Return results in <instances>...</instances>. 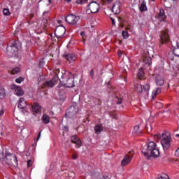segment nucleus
<instances>
[{"label":"nucleus","instance_id":"obj_1","mask_svg":"<svg viewBox=\"0 0 179 179\" xmlns=\"http://www.w3.org/2000/svg\"><path fill=\"white\" fill-rule=\"evenodd\" d=\"M141 152L147 159H149L150 156L152 157H159L160 156V151H159L157 144L153 141H150L147 145H145L142 148Z\"/></svg>","mask_w":179,"mask_h":179},{"label":"nucleus","instance_id":"obj_2","mask_svg":"<svg viewBox=\"0 0 179 179\" xmlns=\"http://www.w3.org/2000/svg\"><path fill=\"white\" fill-rule=\"evenodd\" d=\"M59 80L62 86L65 87H73L75 85V77L71 72L66 71L62 73Z\"/></svg>","mask_w":179,"mask_h":179},{"label":"nucleus","instance_id":"obj_3","mask_svg":"<svg viewBox=\"0 0 179 179\" xmlns=\"http://www.w3.org/2000/svg\"><path fill=\"white\" fill-rule=\"evenodd\" d=\"M2 159H3L6 164H8L9 166H12V164H17V157H16V155L15 154L7 152L4 157L3 150L0 145V160H2Z\"/></svg>","mask_w":179,"mask_h":179},{"label":"nucleus","instance_id":"obj_4","mask_svg":"<svg viewBox=\"0 0 179 179\" xmlns=\"http://www.w3.org/2000/svg\"><path fill=\"white\" fill-rule=\"evenodd\" d=\"M20 48H22V43L19 41H15L11 45L7 46V51H10L13 55H16Z\"/></svg>","mask_w":179,"mask_h":179},{"label":"nucleus","instance_id":"obj_5","mask_svg":"<svg viewBox=\"0 0 179 179\" xmlns=\"http://www.w3.org/2000/svg\"><path fill=\"white\" fill-rule=\"evenodd\" d=\"M162 137L161 145H162L164 150H168L171 146V137L170 134H163Z\"/></svg>","mask_w":179,"mask_h":179},{"label":"nucleus","instance_id":"obj_6","mask_svg":"<svg viewBox=\"0 0 179 179\" xmlns=\"http://www.w3.org/2000/svg\"><path fill=\"white\" fill-rule=\"evenodd\" d=\"M80 20V17L79 16L73 14H70L66 17V22H67V23L69 24L75 25L79 22Z\"/></svg>","mask_w":179,"mask_h":179},{"label":"nucleus","instance_id":"obj_7","mask_svg":"<svg viewBox=\"0 0 179 179\" xmlns=\"http://www.w3.org/2000/svg\"><path fill=\"white\" fill-rule=\"evenodd\" d=\"M88 8L91 13H97L100 10V4L96 1H92L89 3Z\"/></svg>","mask_w":179,"mask_h":179},{"label":"nucleus","instance_id":"obj_8","mask_svg":"<svg viewBox=\"0 0 179 179\" xmlns=\"http://www.w3.org/2000/svg\"><path fill=\"white\" fill-rule=\"evenodd\" d=\"M57 83H58V76L55 75L52 80L43 83V86L45 87H54Z\"/></svg>","mask_w":179,"mask_h":179},{"label":"nucleus","instance_id":"obj_9","mask_svg":"<svg viewBox=\"0 0 179 179\" xmlns=\"http://www.w3.org/2000/svg\"><path fill=\"white\" fill-rule=\"evenodd\" d=\"M66 31V29H65V27L64 26H60L56 28L55 34L56 37H57L58 38H61L64 37V35L65 34Z\"/></svg>","mask_w":179,"mask_h":179},{"label":"nucleus","instance_id":"obj_10","mask_svg":"<svg viewBox=\"0 0 179 179\" xmlns=\"http://www.w3.org/2000/svg\"><path fill=\"white\" fill-rule=\"evenodd\" d=\"M112 12L115 15H118V13H121V2L116 1L113 7H112Z\"/></svg>","mask_w":179,"mask_h":179},{"label":"nucleus","instance_id":"obj_11","mask_svg":"<svg viewBox=\"0 0 179 179\" xmlns=\"http://www.w3.org/2000/svg\"><path fill=\"white\" fill-rule=\"evenodd\" d=\"M11 89H13L15 91V94H16V96H23V94H24V92L23 91V90H22V87H20V86L15 85H13L11 86Z\"/></svg>","mask_w":179,"mask_h":179},{"label":"nucleus","instance_id":"obj_12","mask_svg":"<svg viewBox=\"0 0 179 179\" xmlns=\"http://www.w3.org/2000/svg\"><path fill=\"white\" fill-rule=\"evenodd\" d=\"M169 41V33L165 31L161 32L160 43L161 44H166Z\"/></svg>","mask_w":179,"mask_h":179},{"label":"nucleus","instance_id":"obj_13","mask_svg":"<svg viewBox=\"0 0 179 179\" xmlns=\"http://www.w3.org/2000/svg\"><path fill=\"white\" fill-rule=\"evenodd\" d=\"M64 58L71 64L76 60V55L73 53H69L66 55L64 56Z\"/></svg>","mask_w":179,"mask_h":179},{"label":"nucleus","instance_id":"obj_14","mask_svg":"<svg viewBox=\"0 0 179 179\" xmlns=\"http://www.w3.org/2000/svg\"><path fill=\"white\" fill-rule=\"evenodd\" d=\"M155 83L157 86H163L164 85V78L160 75L155 77Z\"/></svg>","mask_w":179,"mask_h":179},{"label":"nucleus","instance_id":"obj_15","mask_svg":"<svg viewBox=\"0 0 179 179\" xmlns=\"http://www.w3.org/2000/svg\"><path fill=\"white\" fill-rule=\"evenodd\" d=\"M71 141L73 143L76 144L77 148H80L82 146V141L76 136H72Z\"/></svg>","mask_w":179,"mask_h":179},{"label":"nucleus","instance_id":"obj_16","mask_svg":"<svg viewBox=\"0 0 179 179\" xmlns=\"http://www.w3.org/2000/svg\"><path fill=\"white\" fill-rule=\"evenodd\" d=\"M17 107L20 110H24V108L27 107V103H26V100H24L23 98H20Z\"/></svg>","mask_w":179,"mask_h":179},{"label":"nucleus","instance_id":"obj_17","mask_svg":"<svg viewBox=\"0 0 179 179\" xmlns=\"http://www.w3.org/2000/svg\"><path fill=\"white\" fill-rule=\"evenodd\" d=\"M143 62L144 65H147V66H150V65H152V57L149 56H143Z\"/></svg>","mask_w":179,"mask_h":179},{"label":"nucleus","instance_id":"obj_18","mask_svg":"<svg viewBox=\"0 0 179 179\" xmlns=\"http://www.w3.org/2000/svg\"><path fill=\"white\" fill-rule=\"evenodd\" d=\"M134 89L138 93H141L142 92H143V87H142V84H141L139 81L134 84Z\"/></svg>","mask_w":179,"mask_h":179},{"label":"nucleus","instance_id":"obj_19","mask_svg":"<svg viewBox=\"0 0 179 179\" xmlns=\"http://www.w3.org/2000/svg\"><path fill=\"white\" fill-rule=\"evenodd\" d=\"M158 19L160 22L166 20V14L164 13V10L159 9V13L158 14Z\"/></svg>","mask_w":179,"mask_h":179},{"label":"nucleus","instance_id":"obj_20","mask_svg":"<svg viewBox=\"0 0 179 179\" xmlns=\"http://www.w3.org/2000/svg\"><path fill=\"white\" fill-rule=\"evenodd\" d=\"M160 93H162V88L157 87L155 90H154L152 94V100H155V99H156V96L160 94Z\"/></svg>","mask_w":179,"mask_h":179},{"label":"nucleus","instance_id":"obj_21","mask_svg":"<svg viewBox=\"0 0 179 179\" xmlns=\"http://www.w3.org/2000/svg\"><path fill=\"white\" fill-rule=\"evenodd\" d=\"M67 113L69 114H71L72 115L76 114V113H78V107L74 106H70L67 110Z\"/></svg>","mask_w":179,"mask_h":179},{"label":"nucleus","instance_id":"obj_22","mask_svg":"<svg viewBox=\"0 0 179 179\" xmlns=\"http://www.w3.org/2000/svg\"><path fill=\"white\" fill-rule=\"evenodd\" d=\"M32 111L34 113H40V111H41V106H40V105H38V103H34L32 105Z\"/></svg>","mask_w":179,"mask_h":179},{"label":"nucleus","instance_id":"obj_23","mask_svg":"<svg viewBox=\"0 0 179 179\" xmlns=\"http://www.w3.org/2000/svg\"><path fill=\"white\" fill-rule=\"evenodd\" d=\"M95 134L96 135H99V134H101V131H103V125L101 124H99L94 127Z\"/></svg>","mask_w":179,"mask_h":179},{"label":"nucleus","instance_id":"obj_24","mask_svg":"<svg viewBox=\"0 0 179 179\" xmlns=\"http://www.w3.org/2000/svg\"><path fill=\"white\" fill-rule=\"evenodd\" d=\"M121 163L122 166H127V164H129V163H131V157L129 156H125Z\"/></svg>","mask_w":179,"mask_h":179},{"label":"nucleus","instance_id":"obj_25","mask_svg":"<svg viewBox=\"0 0 179 179\" xmlns=\"http://www.w3.org/2000/svg\"><path fill=\"white\" fill-rule=\"evenodd\" d=\"M42 122H43V124H50V116L46 113L43 114L42 116Z\"/></svg>","mask_w":179,"mask_h":179},{"label":"nucleus","instance_id":"obj_26","mask_svg":"<svg viewBox=\"0 0 179 179\" xmlns=\"http://www.w3.org/2000/svg\"><path fill=\"white\" fill-rule=\"evenodd\" d=\"M139 9L141 12H146V10H148V7L146 6V1H143L141 3Z\"/></svg>","mask_w":179,"mask_h":179},{"label":"nucleus","instance_id":"obj_27","mask_svg":"<svg viewBox=\"0 0 179 179\" xmlns=\"http://www.w3.org/2000/svg\"><path fill=\"white\" fill-rule=\"evenodd\" d=\"M144 76H145V71H143V69H139L138 73H137V76H138V79H143Z\"/></svg>","mask_w":179,"mask_h":179},{"label":"nucleus","instance_id":"obj_28","mask_svg":"<svg viewBox=\"0 0 179 179\" xmlns=\"http://www.w3.org/2000/svg\"><path fill=\"white\" fill-rule=\"evenodd\" d=\"M173 54L175 57H177L179 58V48L174 47V49L173 50Z\"/></svg>","mask_w":179,"mask_h":179},{"label":"nucleus","instance_id":"obj_29","mask_svg":"<svg viewBox=\"0 0 179 179\" xmlns=\"http://www.w3.org/2000/svg\"><path fill=\"white\" fill-rule=\"evenodd\" d=\"M19 72H20V69L15 67L11 70V75H16V73H19Z\"/></svg>","mask_w":179,"mask_h":179},{"label":"nucleus","instance_id":"obj_30","mask_svg":"<svg viewBox=\"0 0 179 179\" xmlns=\"http://www.w3.org/2000/svg\"><path fill=\"white\" fill-rule=\"evenodd\" d=\"M59 96V100H65V92L64 91L60 92Z\"/></svg>","mask_w":179,"mask_h":179},{"label":"nucleus","instance_id":"obj_31","mask_svg":"<svg viewBox=\"0 0 179 179\" xmlns=\"http://www.w3.org/2000/svg\"><path fill=\"white\" fill-rule=\"evenodd\" d=\"M122 35L123 38H128V37H129V34H128L127 31H122Z\"/></svg>","mask_w":179,"mask_h":179},{"label":"nucleus","instance_id":"obj_32","mask_svg":"<svg viewBox=\"0 0 179 179\" xmlns=\"http://www.w3.org/2000/svg\"><path fill=\"white\" fill-rule=\"evenodd\" d=\"M143 90H144V92H149V90H150V85H149V84L144 85Z\"/></svg>","mask_w":179,"mask_h":179},{"label":"nucleus","instance_id":"obj_33","mask_svg":"<svg viewBox=\"0 0 179 179\" xmlns=\"http://www.w3.org/2000/svg\"><path fill=\"white\" fill-rule=\"evenodd\" d=\"M3 13L5 16H9V15H10V12H9V9L8 8H4L3 10Z\"/></svg>","mask_w":179,"mask_h":179},{"label":"nucleus","instance_id":"obj_34","mask_svg":"<svg viewBox=\"0 0 179 179\" xmlns=\"http://www.w3.org/2000/svg\"><path fill=\"white\" fill-rule=\"evenodd\" d=\"M172 45L173 47V49H174V47H176V48H179V39L177 40L176 41H173L172 43Z\"/></svg>","mask_w":179,"mask_h":179},{"label":"nucleus","instance_id":"obj_35","mask_svg":"<svg viewBox=\"0 0 179 179\" xmlns=\"http://www.w3.org/2000/svg\"><path fill=\"white\" fill-rule=\"evenodd\" d=\"M45 65V62L44 61V59H41L39 62V68H43Z\"/></svg>","mask_w":179,"mask_h":179},{"label":"nucleus","instance_id":"obj_36","mask_svg":"<svg viewBox=\"0 0 179 179\" xmlns=\"http://www.w3.org/2000/svg\"><path fill=\"white\" fill-rule=\"evenodd\" d=\"M23 80H24V78H23V77H20V78L15 79L16 83H19V84H20L21 83H22Z\"/></svg>","mask_w":179,"mask_h":179},{"label":"nucleus","instance_id":"obj_37","mask_svg":"<svg viewBox=\"0 0 179 179\" xmlns=\"http://www.w3.org/2000/svg\"><path fill=\"white\" fill-rule=\"evenodd\" d=\"M76 2L78 5H83V3L87 2V0H77Z\"/></svg>","mask_w":179,"mask_h":179},{"label":"nucleus","instance_id":"obj_38","mask_svg":"<svg viewBox=\"0 0 179 179\" xmlns=\"http://www.w3.org/2000/svg\"><path fill=\"white\" fill-rule=\"evenodd\" d=\"M159 178V179H170L167 174H162Z\"/></svg>","mask_w":179,"mask_h":179},{"label":"nucleus","instance_id":"obj_39","mask_svg":"<svg viewBox=\"0 0 179 179\" xmlns=\"http://www.w3.org/2000/svg\"><path fill=\"white\" fill-rule=\"evenodd\" d=\"M0 96H2V97H5V89H0Z\"/></svg>","mask_w":179,"mask_h":179},{"label":"nucleus","instance_id":"obj_40","mask_svg":"<svg viewBox=\"0 0 179 179\" xmlns=\"http://www.w3.org/2000/svg\"><path fill=\"white\" fill-rule=\"evenodd\" d=\"M138 131H139V126H135L134 127V134H138Z\"/></svg>","mask_w":179,"mask_h":179},{"label":"nucleus","instance_id":"obj_41","mask_svg":"<svg viewBox=\"0 0 179 179\" xmlns=\"http://www.w3.org/2000/svg\"><path fill=\"white\" fill-rule=\"evenodd\" d=\"M154 138H155V139H160V138H162V134H155V136H154Z\"/></svg>","mask_w":179,"mask_h":179},{"label":"nucleus","instance_id":"obj_42","mask_svg":"<svg viewBox=\"0 0 179 179\" xmlns=\"http://www.w3.org/2000/svg\"><path fill=\"white\" fill-rule=\"evenodd\" d=\"M27 166L28 167H31V166H33V164L31 163V160H28L27 161Z\"/></svg>","mask_w":179,"mask_h":179},{"label":"nucleus","instance_id":"obj_43","mask_svg":"<svg viewBox=\"0 0 179 179\" xmlns=\"http://www.w3.org/2000/svg\"><path fill=\"white\" fill-rule=\"evenodd\" d=\"M41 138V131L38 134V137H37L36 141L38 142V141H40Z\"/></svg>","mask_w":179,"mask_h":179},{"label":"nucleus","instance_id":"obj_44","mask_svg":"<svg viewBox=\"0 0 179 179\" xmlns=\"http://www.w3.org/2000/svg\"><path fill=\"white\" fill-rule=\"evenodd\" d=\"M94 73V71L93 69L91 70L90 75V76H92V78H93V74Z\"/></svg>","mask_w":179,"mask_h":179},{"label":"nucleus","instance_id":"obj_45","mask_svg":"<svg viewBox=\"0 0 179 179\" xmlns=\"http://www.w3.org/2000/svg\"><path fill=\"white\" fill-rule=\"evenodd\" d=\"M176 156H177L178 157H179V148H178L176 151Z\"/></svg>","mask_w":179,"mask_h":179},{"label":"nucleus","instance_id":"obj_46","mask_svg":"<svg viewBox=\"0 0 179 179\" xmlns=\"http://www.w3.org/2000/svg\"><path fill=\"white\" fill-rule=\"evenodd\" d=\"M5 113V110H3V109H2V110H0V117L1 116V115H3V113Z\"/></svg>","mask_w":179,"mask_h":179},{"label":"nucleus","instance_id":"obj_47","mask_svg":"<svg viewBox=\"0 0 179 179\" xmlns=\"http://www.w3.org/2000/svg\"><path fill=\"white\" fill-rule=\"evenodd\" d=\"M121 103H122V99H118V100L117 101V104H121Z\"/></svg>","mask_w":179,"mask_h":179},{"label":"nucleus","instance_id":"obj_48","mask_svg":"<svg viewBox=\"0 0 179 179\" xmlns=\"http://www.w3.org/2000/svg\"><path fill=\"white\" fill-rule=\"evenodd\" d=\"M48 13H50V11L43 12V16H45V15H48Z\"/></svg>","mask_w":179,"mask_h":179},{"label":"nucleus","instance_id":"obj_49","mask_svg":"<svg viewBox=\"0 0 179 179\" xmlns=\"http://www.w3.org/2000/svg\"><path fill=\"white\" fill-rule=\"evenodd\" d=\"M80 34V36H85L86 34V32L81 31Z\"/></svg>","mask_w":179,"mask_h":179},{"label":"nucleus","instance_id":"obj_50","mask_svg":"<svg viewBox=\"0 0 179 179\" xmlns=\"http://www.w3.org/2000/svg\"><path fill=\"white\" fill-rule=\"evenodd\" d=\"M112 20V24H115V21L114 20V19L111 18Z\"/></svg>","mask_w":179,"mask_h":179},{"label":"nucleus","instance_id":"obj_51","mask_svg":"<svg viewBox=\"0 0 179 179\" xmlns=\"http://www.w3.org/2000/svg\"><path fill=\"white\" fill-rule=\"evenodd\" d=\"M41 1H43V0H40L39 2H41ZM46 1H48L49 2L48 5H50V3H51V0H46Z\"/></svg>","mask_w":179,"mask_h":179},{"label":"nucleus","instance_id":"obj_52","mask_svg":"<svg viewBox=\"0 0 179 179\" xmlns=\"http://www.w3.org/2000/svg\"><path fill=\"white\" fill-rule=\"evenodd\" d=\"M76 157H77L76 155H73V160L76 159Z\"/></svg>","mask_w":179,"mask_h":179},{"label":"nucleus","instance_id":"obj_53","mask_svg":"<svg viewBox=\"0 0 179 179\" xmlns=\"http://www.w3.org/2000/svg\"><path fill=\"white\" fill-rule=\"evenodd\" d=\"M107 2L110 3V2H113V0H107Z\"/></svg>","mask_w":179,"mask_h":179},{"label":"nucleus","instance_id":"obj_54","mask_svg":"<svg viewBox=\"0 0 179 179\" xmlns=\"http://www.w3.org/2000/svg\"><path fill=\"white\" fill-rule=\"evenodd\" d=\"M64 129H65V131H68V127H64Z\"/></svg>","mask_w":179,"mask_h":179},{"label":"nucleus","instance_id":"obj_55","mask_svg":"<svg viewBox=\"0 0 179 179\" xmlns=\"http://www.w3.org/2000/svg\"><path fill=\"white\" fill-rule=\"evenodd\" d=\"M66 2L69 3V2H71V1H72V0H66Z\"/></svg>","mask_w":179,"mask_h":179},{"label":"nucleus","instance_id":"obj_56","mask_svg":"<svg viewBox=\"0 0 179 179\" xmlns=\"http://www.w3.org/2000/svg\"><path fill=\"white\" fill-rule=\"evenodd\" d=\"M118 56H119V57H121V53L119 52V53H118Z\"/></svg>","mask_w":179,"mask_h":179},{"label":"nucleus","instance_id":"obj_57","mask_svg":"<svg viewBox=\"0 0 179 179\" xmlns=\"http://www.w3.org/2000/svg\"><path fill=\"white\" fill-rule=\"evenodd\" d=\"M176 136H177L178 138H179V134H176Z\"/></svg>","mask_w":179,"mask_h":179},{"label":"nucleus","instance_id":"obj_58","mask_svg":"<svg viewBox=\"0 0 179 179\" xmlns=\"http://www.w3.org/2000/svg\"><path fill=\"white\" fill-rule=\"evenodd\" d=\"M50 114H51V115L54 114V112H50Z\"/></svg>","mask_w":179,"mask_h":179},{"label":"nucleus","instance_id":"obj_59","mask_svg":"<svg viewBox=\"0 0 179 179\" xmlns=\"http://www.w3.org/2000/svg\"><path fill=\"white\" fill-rule=\"evenodd\" d=\"M46 23H48V20H46Z\"/></svg>","mask_w":179,"mask_h":179},{"label":"nucleus","instance_id":"obj_60","mask_svg":"<svg viewBox=\"0 0 179 179\" xmlns=\"http://www.w3.org/2000/svg\"><path fill=\"white\" fill-rule=\"evenodd\" d=\"M152 1H155V0H152Z\"/></svg>","mask_w":179,"mask_h":179}]
</instances>
